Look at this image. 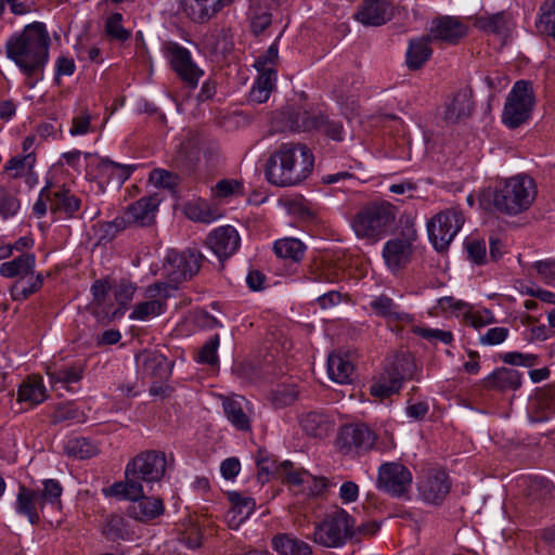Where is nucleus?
<instances>
[{"label":"nucleus","instance_id":"obj_9","mask_svg":"<svg viewBox=\"0 0 555 555\" xmlns=\"http://www.w3.org/2000/svg\"><path fill=\"white\" fill-rule=\"evenodd\" d=\"M464 224V216L457 208H448L427 222L428 237L435 249L446 250Z\"/></svg>","mask_w":555,"mask_h":555},{"label":"nucleus","instance_id":"obj_56","mask_svg":"<svg viewBox=\"0 0 555 555\" xmlns=\"http://www.w3.org/2000/svg\"><path fill=\"white\" fill-rule=\"evenodd\" d=\"M279 57V48L278 43L273 42L268 50L255 61L254 66L258 70L259 74L267 72H275L273 68Z\"/></svg>","mask_w":555,"mask_h":555},{"label":"nucleus","instance_id":"obj_28","mask_svg":"<svg viewBox=\"0 0 555 555\" xmlns=\"http://www.w3.org/2000/svg\"><path fill=\"white\" fill-rule=\"evenodd\" d=\"M47 198L50 211L64 218H75L81 206L80 198L66 189L53 191Z\"/></svg>","mask_w":555,"mask_h":555},{"label":"nucleus","instance_id":"obj_17","mask_svg":"<svg viewBox=\"0 0 555 555\" xmlns=\"http://www.w3.org/2000/svg\"><path fill=\"white\" fill-rule=\"evenodd\" d=\"M376 441L375 434L364 424L344 426L338 435L337 444L346 453L370 450Z\"/></svg>","mask_w":555,"mask_h":555},{"label":"nucleus","instance_id":"obj_37","mask_svg":"<svg viewBox=\"0 0 555 555\" xmlns=\"http://www.w3.org/2000/svg\"><path fill=\"white\" fill-rule=\"evenodd\" d=\"M108 289L109 284L105 280H96L91 286L93 298L90 302V308L92 313L99 319H104L109 314H115V312L112 311V307L106 301Z\"/></svg>","mask_w":555,"mask_h":555},{"label":"nucleus","instance_id":"obj_15","mask_svg":"<svg viewBox=\"0 0 555 555\" xmlns=\"http://www.w3.org/2000/svg\"><path fill=\"white\" fill-rule=\"evenodd\" d=\"M159 203L160 199L157 195L142 197L130 205L121 217L116 218L114 224L119 229L131 224L140 227L150 225L154 222Z\"/></svg>","mask_w":555,"mask_h":555},{"label":"nucleus","instance_id":"obj_40","mask_svg":"<svg viewBox=\"0 0 555 555\" xmlns=\"http://www.w3.org/2000/svg\"><path fill=\"white\" fill-rule=\"evenodd\" d=\"M276 82V72H267L259 74L250 92L249 100L260 104L268 101Z\"/></svg>","mask_w":555,"mask_h":555},{"label":"nucleus","instance_id":"obj_6","mask_svg":"<svg viewBox=\"0 0 555 555\" xmlns=\"http://www.w3.org/2000/svg\"><path fill=\"white\" fill-rule=\"evenodd\" d=\"M63 487L56 479H44L41 489H31L26 486H20L16 495L15 511L25 516L30 524L39 522V512L46 507L51 509H61V496Z\"/></svg>","mask_w":555,"mask_h":555},{"label":"nucleus","instance_id":"obj_16","mask_svg":"<svg viewBox=\"0 0 555 555\" xmlns=\"http://www.w3.org/2000/svg\"><path fill=\"white\" fill-rule=\"evenodd\" d=\"M450 488L448 475L438 469L428 470L417 482L421 500L431 505L441 504L450 492Z\"/></svg>","mask_w":555,"mask_h":555},{"label":"nucleus","instance_id":"obj_38","mask_svg":"<svg viewBox=\"0 0 555 555\" xmlns=\"http://www.w3.org/2000/svg\"><path fill=\"white\" fill-rule=\"evenodd\" d=\"M184 214L190 220L203 223H211L221 217L219 209L205 201L188 203Z\"/></svg>","mask_w":555,"mask_h":555},{"label":"nucleus","instance_id":"obj_11","mask_svg":"<svg viewBox=\"0 0 555 555\" xmlns=\"http://www.w3.org/2000/svg\"><path fill=\"white\" fill-rule=\"evenodd\" d=\"M170 289V285L164 282L147 286L144 292V299L133 306L129 318L134 321H149L163 314L167 309Z\"/></svg>","mask_w":555,"mask_h":555},{"label":"nucleus","instance_id":"obj_8","mask_svg":"<svg viewBox=\"0 0 555 555\" xmlns=\"http://www.w3.org/2000/svg\"><path fill=\"white\" fill-rule=\"evenodd\" d=\"M354 533V519L345 509L336 508L315 524L313 541L325 547H339Z\"/></svg>","mask_w":555,"mask_h":555},{"label":"nucleus","instance_id":"obj_7","mask_svg":"<svg viewBox=\"0 0 555 555\" xmlns=\"http://www.w3.org/2000/svg\"><path fill=\"white\" fill-rule=\"evenodd\" d=\"M537 103L533 85L530 80H518L505 98L502 122L509 129L526 124L532 116Z\"/></svg>","mask_w":555,"mask_h":555},{"label":"nucleus","instance_id":"obj_59","mask_svg":"<svg viewBox=\"0 0 555 555\" xmlns=\"http://www.w3.org/2000/svg\"><path fill=\"white\" fill-rule=\"evenodd\" d=\"M214 193L219 198H228L230 196L243 194V185L237 180H220L214 188Z\"/></svg>","mask_w":555,"mask_h":555},{"label":"nucleus","instance_id":"obj_30","mask_svg":"<svg viewBox=\"0 0 555 555\" xmlns=\"http://www.w3.org/2000/svg\"><path fill=\"white\" fill-rule=\"evenodd\" d=\"M141 362V371L145 377L155 379H167L171 370L166 357L157 352H144L138 358Z\"/></svg>","mask_w":555,"mask_h":555},{"label":"nucleus","instance_id":"obj_3","mask_svg":"<svg viewBox=\"0 0 555 555\" xmlns=\"http://www.w3.org/2000/svg\"><path fill=\"white\" fill-rule=\"evenodd\" d=\"M167 457L162 451L141 452L128 462L125 468V480L114 482L103 489L106 496L135 498L142 494V482L152 485L159 482L166 473Z\"/></svg>","mask_w":555,"mask_h":555},{"label":"nucleus","instance_id":"obj_44","mask_svg":"<svg viewBox=\"0 0 555 555\" xmlns=\"http://www.w3.org/2000/svg\"><path fill=\"white\" fill-rule=\"evenodd\" d=\"M35 163V155H16L5 163L3 171L10 178H21L30 173Z\"/></svg>","mask_w":555,"mask_h":555},{"label":"nucleus","instance_id":"obj_50","mask_svg":"<svg viewBox=\"0 0 555 555\" xmlns=\"http://www.w3.org/2000/svg\"><path fill=\"white\" fill-rule=\"evenodd\" d=\"M92 116L88 108L82 107L72 118V126L69 128V134L73 137L85 135L89 132H93V126L91 124Z\"/></svg>","mask_w":555,"mask_h":555},{"label":"nucleus","instance_id":"obj_64","mask_svg":"<svg viewBox=\"0 0 555 555\" xmlns=\"http://www.w3.org/2000/svg\"><path fill=\"white\" fill-rule=\"evenodd\" d=\"M150 181L156 186L171 189L178 184V177L165 169H154L150 173Z\"/></svg>","mask_w":555,"mask_h":555},{"label":"nucleus","instance_id":"obj_42","mask_svg":"<svg viewBox=\"0 0 555 555\" xmlns=\"http://www.w3.org/2000/svg\"><path fill=\"white\" fill-rule=\"evenodd\" d=\"M535 27L540 34L555 38V0H545L541 4Z\"/></svg>","mask_w":555,"mask_h":555},{"label":"nucleus","instance_id":"obj_31","mask_svg":"<svg viewBox=\"0 0 555 555\" xmlns=\"http://www.w3.org/2000/svg\"><path fill=\"white\" fill-rule=\"evenodd\" d=\"M48 398L47 388L40 376H28L18 387L17 401L31 405L42 403Z\"/></svg>","mask_w":555,"mask_h":555},{"label":"nucleus","instance_id":"obj_51","mask_svg":"<svg viewBox=\"0 0 555 555\" xmlns=\"http://www.w3.org/2000/svg\"><path fill=\"white\" fill-rule=\"evenodd\" d=\"M317 118H320L321 122H318L313 130L323 132L326 137L337 142H341L345 139L346 133L340 121L330 120L322 114H317Z\"/></svg>","mask_w":555,"mask_h":555},{"label":"nucleus","instance_id":"obj_27","mask_svg":"<svg viewBox=\"0 0 555 555\" xmlns=\"http://www.w3.org/2000/svg\"><path fill=\"white\" fill-rule=\"evenodd\" d=\"M234 0H186L185 14L195 23H207Z\"/></svg>","mask_w":555,"mask_h":555},{"label":"nucleus","instance_id":"obj_55","mask_svg":"<svg viewBox=\"0 0 555 555\" xmlns=\"http://www.w3.org/2000/svg\"><path fill=\"white\" fill-rule=\"evenodd\" d=\"M278 469L281 476L291 485L304 487L307 480H310V474L307 470H294L292 463L288 461L281 463Z\"/></svg>","mask_w":555,"mask_h":555},{"label":"nucleus","instance_id":"obj_45","mask_svg":"<svg viewBox=\"0 0 555 555\" xmlns=\"http://www.w3.org/2000/svg\"><path fill=\"white\" fill-rule=\"evenodd\" d=\"M27 281L17 280L11 288L13 300H25L34 293L38 292L43 283L42 274H29Z\"/></svg>","mask_w":555,"mask_h":555},{"label":"nucleus","instance_id":"obj_10","mask_svg":"<svg viewBox=\"0 0 555 555\" xmlns=\"http://www.w3.org/2000/svg\"><path fill=\"white\" fill-rule=\"evenodd\" d=\"M415 372V364L410 356L397 358L380 375L379 379L371 386L374 397L387 398L398 392L404 379H411Z\"/></svg>","mask_w":555,"mask_h":555},{"label":"nucleus","instance_id":"obj_62","mask_svg":"<svg viewBox=\"0 0 555 555\" xmlns=\"http://www.w3.org/2000/svg\"><path fill=\"white\" fill-rule=\"evenodd\" d=\"M501 359L504 363L509 365L531 367L535 364L537 356L511 351L502 354Z\"/></svg>","mask_w":555,"mask_h":555},{"label":"nucleus","instance_id":"obj_47","mask_svg":"<svg viewBox=\"0 0 555 555\" xmlns=\"http://www.w3.org/2000/svg\"><path fill=\"white\" fill-rule=\"evenodd\" d=\"M124 16L114 12L107 16L104 25L105 34L111 40L124 42L131 37V31L122 26Z\"/></svg>","mask_w":555,"mask_h":555},{"label":"nucleus","instance_id":"obj_36","mask_svg":"<svg viewBox=\"0 0 555 555\" xmlns=\"http://www.w3.org/2000/svg\"><path fill=\"white\" fill-rule=\"evenodd\" d=\"M272 547L280 555H310L308 543L287 533H280L272 539Z\"/></svg>","mask_w":555,"mask_h":555},{"label":"nucleus","instance_id":"obj_4","mask_svg":"<svg viewBox=\"0 0 555 555\" xmlns=\"http://www.w3.org/2000/svg\"><path fill=\"white\" fill-rule=\"evenodd\" d=\"M537 196V184L528 175H516L499 182L491 191L494 209L506 216L528 210Z\"/></svg>","mask_w":555,"mask_h":555},{"label":"nucleus","instance_id":"obj_43","mask_svg":"<svg viewBox=\"0 0 555 555\" xmlns=\"http://www.w3.org/2000/svg\"><path fill=\"white\" fill-rule=\"evenodd\" d=\"M273 249L278 257L289 259L294 262L299 261L305 254L304 244L299 240L293 237L278 240L274 243Z\"/></svg>","mask_w":555,"mask_h":555},{"label":"nucleus","instance_id":"obj_29","mask_svg":"<svg viewBox=\"0 0 555 555\" xmlns=\"http://www.w3.org/2000/svg\"><path fill=\"white\" fill-rule=\"evenodd\" d=\"M521 385V373L515 369L498 367L483 379L487 389L506 391L516 390Z\"/></svg>","mask_w":555,"mask_h":555},{"label":"nucleus","instance_id":"obj_46","mask_svg":"<svg viewBox=\"0 0 555 555\" xmlns=\"http://www.w3.org/2000/svg\"><path fill=\"white\" fill-rule=\"evenodd\" d=\"M66 452L78 459H90L98 454V447L88 438L77 437L72 438L65 446Z\"/></svg>","mask_w":555,"mask_h":555},{"label":"nucleus","instance_id":"obj_53","mask_svg":"<svg viewBox=\"0 0 555 555\" xmlns=\"http://www.w3.org/2000/svg\"><path fill=\"white\" fill-rule=\"evenodd\" d=\"M477 27L481 30L504 34L507 30V21L503 13L493 14L477 20Z\"/></svg>","mask_w":555,"mask_h":555},{"label":"nucleus","instance_id":"obj_34","mask_svg":"<svg viewBox=\"0 0 555 555\" xmlns=\"http://www.w3.org/2000/svg\"><path fill=\"white\" fill-rule=\"evenodd\" d=\"M473 109L472 93L468 90H461L454 94L452 101L447 105L444 119L454 124L468 117Z\"/></svg>","mask_w":555,"mask_h":555},{"label":"nucleus","instance_id":"obj_32","mask_svg":"<svg viewBox=\"0 0 555 555\" xmlns=\"http://www.w3.org/2000/svg\"><path fill=\"white\" fill-rule=\"evenodd\" d=\"M36 257L34 254H22L11 261L3 262L0 266V274L3 278L25 280L34 273Z\"/></svg>","mask_w":555,"mask_h":555},{"label":"nucleus","instance_id":"obj_54","mask_svg":"<svg viewBox=\"0 0 555 555\" xmlns=\"http://www.w3.org/2000/svg\"><path fill=\"white\" fill-rule=\"evenodd\" d=\"M219 335L211 336L197 353V362L214 365L218 362Z\"/></svg>","mask_w":555,"mask_h":555},{"label":"nucleus","instance_id":"obj_49","mask_svg":"<svg viewBox=\"0 0 555 555\" xmlns=\"http://www.w3.org/2000/svg\"><path fill=\"white\" fill-rule=\"evenodd\" d=\"M298 389L295 385H281L271 392V402L276 409H282L294 403L298 398Z\"/></svg>","mask_w":555,"mask_h":555},{"label":"nucleus","instance_id":"obj_13","mask_svg":"<svg viewBox=\"0 0 555 555\" xmlns=\"http://www.w3.org/2000/svg\"><path fill=\"white\" fill-rule=\"evenodd\" d=\"M412 479L411 472L403 464L389 462L378 469L377 487L391 496L406 499Z\"/></svg>","mask_w":555,"mask_h":555},{"label":"nucleus","instance_id":"obj_26","mask_svg":"<svg viewBox=\"0 0 555 555\" xmlns=\"http://www.w3.org/2000/svg\"><path fill=\"white\" fill-rule=\"evenodd\" d=\"M85 365L77 361L73 363L54 364L47 370V375L52 386L70 389L73 384L82 379Z\"/></svg>","mask_w":555,"mask_h":555},{"label":"nucleus","instance_id":"obj_21","mask_svg":"<svg viewBox=\"0 0 555 555\" xmlns=\"http://www.w3.org/2000/svg\"><path fill=\"white\" fill-rule=\"evenodd\" d=\"M276 124L280 130L289 131H312L318 122H321L320 118H317V114H311L308 111L299 106H286L276 116Z\"/></svg>","mask_w":555,"mask_h":555},{"label":"nucleus","instance_id":"obj_22","mask_svg":"<svg viewBox=\"0 0 555 555\" xmlns=\"http://www.w3.org/2000/svg\"><path fill=\"white\" fill-rule=\"evenodd\" d=\"M119 500L131 501L128 507V515L139 521H151L165 512V505L160 498L146 496L142 488V494L135 498H118Z\"/></svg>","mask_w":555,"mask_h":555},{"label":"nucleus","instance_id":"obj_5","mask_svg":"<svg viewBox=\"0 0 555 555\" xmlns=\"http://www.w3.org/2000/svg\"><path fill=\"white\" fill-rule=\"evenodd\" d=\"M398 208L387 201L362 207L352 218L351 227L358 238L375 243L396 225Z\"/></svg>","mask_w":555,"mask_h":555},{"label":"nucleus","instance_id":"obj_24","mask_svg":"<svg viewBox=\"0 0 555 555\" xmlns=\"http://www.w3.org/2000/svg\"><path fill=\"white\" fill-rule=\"evenodd\" d=\"M393 17V8L386 0H365L356 18L365 26H380Z\"/></svg>","mask_w":555,"mask_h":555},{"label":"nucleus","instance_id":"obj_39","mask_svg":"<svg viewBox=\"0 0 555 555\" xmlns=\"http://www.w3.org/2000/svg\"><path fill=\"white\" fill-rule=\"evenodd\" d=\"M370 306L377 315L402 322L412 321V317L409 313L399 310L398 305H396L395 301L386 295H380L374 298Z\"/></svg>","mask_w":555,"mask_h":555},{"label":"nucleus","instance_id":"obj_61","mask_svg":"<svg viewBox=\"0 0 555 555\" xmlns=\"http://www.w3.org/2000/svg\"><path fill=\"white\" fill-rule=\"evenodd\" d=\"M465 247L468 258L476 264H482L487 258L486 243L477 238H467Z\"/></svg>","mask_w":555,"mask_h":555},{"label":"nucleus","instance_id":"obj_25","mask_svg":"<svg viewBox=\"0 0 555 555\" xmlns=\"http://www.w3.org/2000/svg\"><path fill=\"white\" fill-rule=\"evenodd\" d=\"M301 430L312 438L323 439L327 437L335 426L334 418L323 411H309L298 418Z\"/></svg>","mask_w":555,"mask_h":555},{"label":"nucleus","instance_id":"obj_2","mask_svg":"<svg viewBox=\"0 0 555 555\" xmlns=\"http://www.w3.org/2000/svg\"><path fill=\"white\" fill-rule=\"evenodd\" d=\"M313 164V154L307 145L283 143L268 158L266 178L276 186L296 185L308 178Z\"/></svg>","mask_w":555,"mask_h":555},{"label":"nucleus","instance_id":"obj_57","mask_svg":"<svg viewBox=\"0 0 555 555\" xmlns=\"http://www.w3.org/2000/svg\"><path fill=\"white\" fill-rule=\"evenodd\" d=\"M100 165L103 171L109 173L119 184L125 182L133 170L132 166L116 164L109 159H102Z\"/></svg>","mask_w":555,"mask_h":555},{"label":"nucleus","instance_id":"obj_14","mask_svg":"<svg viewBox=\"0 0 555 555\" xmlns=\"http://www.w3.org/2000/svg\"><path fill=\"white\" fill-rule=\"evenodd\" d=\"M164 51L175 73L190 88H196L204 70L193 62L191 52L176 42L166 43Z\"/></svg>","mask_w":555,"mask_h":555},{"label":"nucleus","instance_id":"obj_35","mask_svg":"<svg viewBox=\"0 0 555 555\" xmlns=\"http://www.w3.org/2000/svg\"><path fill=\"white\" fill-rule=\"evenodd\" d=\"M327 373L333 382L348 384L351 382L353 364L349 361L347 356L333 353L327 358Z\"/></svg>","mask_w":555,"mask_h":555},{"label":"nucleus","instance_id":"obj_41","mask_svg":"<svg viewBox=\"0 0 555 555\" xmlns=\"http://www.w3.org/2000/svg\"><path fill=\"white\" fill-rule=\"evenodd\" d=\"M198 162L199 150L190 142L182 143L173 158L175 166L186 175H191L195 170Z\"/></svg>","mask_w":555,"mask_h":555},{"label":"nucleus","instance_id":"obj_33","mask_svg":"<svg viewBox=\"0 0 555 555\" xmlns=\"http://www.w3.org/2000/svg\"><path fill=\"white\" fill-rule=\"evenodd\" d=\"M430 41L429 36L410 40L405 54V63L410 69H420L429 60L433 54Z\"/></svg>","mask_w":555,"mask_h":555},{"label":"nucleus","instance_id":"obj_23","mask_svg":"<svg viewBox=\"0 0 555 555\" xmlns=\"http://www.w3.org/2000/svg\"><path fill=\"white\" fill-rule=\"evenodd\" d=\"M412 243L406 237H395L387 241L383 248V258L391 272H398L411 261Z\"/></svg>","mask_w":555,"mask_h":555},{"label":"nucleus","instance_id":"obj_12","mask_svg":"<svg viewBox=\"0 0 555 555\" xmlns=\"http://www.w3.org/2000/svg\"><path fill=\"white\" fill-rule=\"evenodd\" d=\"M202 255L186 249L183 251L170 250L163 264V273L172 283H181L194 276L201 268Z\"/></svg>","mask_w":555,"mask_h":555},{"label":"nucleus","instance_id":"obj_60","mask_svg":"<svg viewBox=\"0 0 555 555\" xmlns=\"http://www.w3.org/2000/svg\"><path fill=\"white\" fill-rule=\"evenodd\" d=\"M20 209V202L4 188L0 186V217L8 219Z\"/></svg>","mask_w":555,"mask_h":555},{"label":"nucleus","instance_id":"obj_52","mask_svg":"<svg viewBox=\"0 0 555 555\" xmlns=\"http://www.w3.org/2000/svg\"><path fill=\"white\" fill-rule=\"evenodd\" d=\"M82 414L73 402L60 403L54 408L51 415L53 424H60L67 421L80 422Z\"/></svg>","mask_w":555,"mask_h":555},{"label":"nucleus","instance_id":"obj_63","mask_svg":"<svg viewBox=\"0 0 555 555\" xmlns=\"http://www.w3.org/2000/svg\"><path fill=\"white\" fill-rule=\"evenodd\" d=\"M135 291L137 286L134 283L128 280H121L115 287L114 296L116 301L125 307L132 300Z\"/></svg>","mask_w":555,"mask_h":555},{"label":"nucleus","instance_id":"obj_1","mask_svg":"<svg viewBox=\"0 0 555 555\" xmlns=\"http://www.w3.org/2000/svg\"><path fill=\"white\" fill-rule=\"evenodd\" d=\"M50 36L41 22L26 25L22 31L12 35L5 51L22 73L26 76V85L34 88L43 79V70L49 60Z\"/></svg>","mask_w":555,"mask_h":555},{"label":"nucleus","instance_id":"obj_18","mask_svg":"<svg viewBox=\"0 0 555 555\" xmlns=\"http://www.w3.org/2000/svg\"><path fill=\"white\" fill-rule=\"evenodd\" d=\"M240 243L238 232L232 225L218 227L206 238V244L220 261L234 255L240 247Z\"/></svg>","mask_w":555,"mask_h":555},{"label":"nucleus","instance_id":"obj_48","mask_svg":"<svg viewBox=\"0 0 555 555\" xmlns=\"http://www.w3.org/2000/svg\"><path fill=\"white\" fill-rule=\"evenodd\" d=\"M232 503V513L240 517L238 521L247 519L256 508V501L250 496H245L237 492H232L229 495Z\"/></svg>","mask_w":555,"mask_h":555},{"label":"nucleus","instance_id":"obj_58","mask_svg":"<svg viewBox=\"0 0 555 555\" xmlns=\"http://www.w3.org/2000/svg\"><path fill=\"white\" fill-rule=\"evenodd\" d=\"M413 333L428 341H441L446 345H449L453 340V335L451 332L439 328L416 326L413 328Z\"/></svg>","mask_w":555,"mask_h":555},{"label":"nucleus","instance_id":"obj_20","mask_svg":"<svg viewBox=\"0 0 555 555\" xmlns=\"http://www.w3.org/2000/svg\"><path fill=\"white\" fill-rule=\"evenodd\" d=\"M466 34L467 26L462 21L447 15L431 22L428 36L431 41L456 44Z\"/></svg>","mask_w":555,"mask_h":555},{"label":"nucleus","instance_id":"obj_19","mask_svg":"<svg viewBox=\"0 0 555 555\" xmlns=\"http://www.w3.org/2000/svg\"><path fill=\"white\" fill-rule=\"evenodd\" d=\"M222 408L227 420L237 430H251V403L242 396L222 397Z\"/></svg>","mask_w":555,"mask_h":555}]
</instances>
